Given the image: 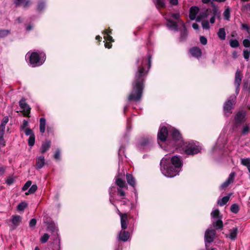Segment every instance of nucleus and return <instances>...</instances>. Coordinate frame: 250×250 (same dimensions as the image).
I'll list each match as a JSON object with an SVG mask.
<instances>
[{"instance_id": "56", "label": "nucleus", "mask_w": 250, "mask_h": 250, "mask_svg": "<svg viewBox=\"0 0 250 250\" xmlns=\"http://www.w3.org/2000/svg\"><path fill=\"white\" fill-rule=\"evenodd\" d=\"M5 167L0 165V176L3 175L5 173Z\"/></svg>"}, {"instance_id": "59", "label": "nucleus", "mask_w": 250, "mask_h": 250, "mask_svg": "<svg viewBox=\"0 0 250 250\" xmlns=\"http://www.w3.org/2000/svg\"><path fill=\"white\" fill-rule=\"evenodd\" d=\"M242 28L243 29L246 30L247 31H249V26L246 24H242Z\"/></svg>"}, {"instance_id": "9", "label": "nucleus", "mask_w": 250, "mask_h": 250, "mask_svg": "<svg viewBox=\"0 0 250 250\" xmlns=\"http://www.w3.org/2000/svg\"><path fill=\"white\" fill-rule=\"evenodd\" d=\"M152 140L151 138L144 137L140 139L137 145L140 149H145L149 147L152 144Z\"/></svg>"}, {"instance_id": "6", "label": "nucleus", "mask_w": 250, "mask_h": 250, "mask_svg": "<svg viewBox=\"0 0 250 250\" xmlns=\"http://www.w3.org/2000/svg\"><path fill=\"white\" fill-rule=\"evenodd\" d=\"M26 57L29 58V62L32 67L41 65L46 59L45 54L42 52H28Z\"/></svg>"}, {"instance_id": "10", "label": "nucleus", "mask_w": 250, "mask_h": 250, "mask_svg": "<svg viewBox=\"0 0 250 250\" xmlns=\"http://www.w3.org/2000/svg\"><path fill=\"white\" fill-rule=\"evenodd\" d=\"M235 97L231 96L229 97L228 100L225 103L224 106V109L225 112V113L229 112L232 109V106L235 103Z\"/></svg>"}, {"instance_id": "26", "label": "nucleus", "mask_w": 250, "mask_h": 250, "mask_svg": "<svg viewBox=\"0 0 250 250\" xmlns=\"http://www.w3.org/2000/svg\"><path fill=\"white\" fill-rule=\"evenodd\" d=\"M126 181L129 185L132 187L135 186V181L132 175L130 174H126Z\"/></svg>"}, {"instance_id": "46", "label": "nucleus", "mask_w": 250, "mask_h": 250, "mask_svg": "<svg viewBox=\"0 0 250 250\" xmlns=\"http://www.w3.org/2000/svg\"><path fill=\"white\" fill-rule=\"evenodd\" d=\"M15 181V178L13 177H9L7 178L5 181L6 183L8 185H11L14 183Z\"/></svg>"}, {"instance_id": "12", "label": "nucleus", "mask_w": 250, "mask_h": 250, "mask_svg": "<svg viewBox=\"0 0 250 250\" xmlns=\"http://www.w3.org/2000/svg\"><path fill=\"white\" fill-rule=\"evenodd\" d=\"M19 105L21 108L23 109L24 116H29L31 108L29 105L25 102V100L24 99H21L19 102Z\"/></svg>"}, {"instance_id": "30", "label": "nucleus", "mask_w": 250, "mask_h": 250, "mask_svg": "<svg viewBox=\"0 0 250 250\" xmlns=\"http://www.w3.org/2000/svg\"><path fill=\"white\" fill-rule=\"evenodd\" d=\"M46 6L45 1L44 0H40L38 4L37 9L41 11L43 10Z\"/></svg>"}, {"instance_id": "1", "label": "nucleus", "mask_w": 250, "mask_h": 250, "mask_svg": "<svg viewBox=\"0 0 250 250\" xmlns=\"http://www.w3.org/2000/svg\"><path fill=\"white\" fill-rule=\"evenodd\" d=\"M151 58V56L149 55L147 58H143L137 61L138 71L132 83V91L128 98L129 101L138 102L141 99L144 88V77L147 73V71H145V67L147 65L148 69L150 68Z\"/></svg>"}, {"instance_id": "13", "label": "nucleus", "mask_w": 250, "mask_h": 250, "mask_svg": "<svg viewBox=\"0 0 250 250\" xmlns=\"http://www.w3.org/2000/svg\"><path fill=\"white\" fill-rule=\"evenodd\" d=\"M212 17L210 19V22L213 24L215 22V19H220L221 12L217 7L214 6L211 11Z\"/></svg>"}, {"instance_id": "8", "label": "nucleus", "mask_w": 250, "mask_h": 250, "mask_svg": "<svg viewBox=\"0 0 250 250\" xmlns=\"http://www.w3.org/2000/svg\"><path fill=\"white\" fill-rule=\"evenodd\" d=\"M199 11V9L196 6H192L190 8L189 17L191 20H196V21L200 22L203 19L206 17L205 13H203L196 16Z\"/></svg>"}, {"instance_id": "29", "label": "nucleus", "mask_w": 250, "mask_h": 250, "mask_svg": "<svg viewBox=\"0 0 250 250\" xmlns=\"http://www.w3.org/2000/svg\"><path fill=\"white\" fill-rule=\"evenodd\" d=\"M50 146V142L47 141L46 142L43 143L41 147V152L42 153H44L46 152Z\"/></svg>"}, {"instance_id": "33", "label": "nucleus", "mask_w": 250, "mask_h": 250, "mask_svg": "<svg viewBox=\"0 0 250 250\" xmlns=\"http://www.w3.org/2000/svg\"><path fill=\"white\" fill-rule=\"evenodd\" d=\"M241 164L248 167H250V158H242L241 159Z\"/></svg>"}, {"instance_id": "27", "label": "nucleus", "mask_w": 250, "mask_h": 250, "mask_svg": "<svg viewBox=\"0 0 250 250\" xmlns=\"http://www.w3.org/2000/svg\"><path fill=\"white\" fill-rule=\"evenodd\" d=\"M104 34L105 35L104 37V38L108 41H110L111 42H113L114 40L112 38V37L110 35V34L111 33V30H105L104 32Z\"/></svg>"}, {"instance_id": "15", "label": "nucleus", "mask_w": 250, "mask_h": 250, "mask_svg": "<svg viewBox=\"0 0 250 250\" xmlns=\"http://www.w3.org/2000/svg\"><path fill=\"white\" fill-rule=\"evenodd\" d=\"M120 216L121 218V228L123 230H125L127 228V214L125 213H120Z\"/></svg>"}, {"instance_id": "57", "label": "nucleus", "mask_w": 250, "mask_h": 250, "mask_svg": "<svg viewBox=\"0 0 250 250\" xmlns=\"http://www.w3.org/2000/svg\"><path fill=\"white\" fill-rule=\"evenodd\" d=\"M28 122L26 120H24L23 121V124L21 126L22 129H24L28 125Z\"/></svg>"}, {"instance_id": "39", "label": "nucleus", "mask_w": 250, "mask_h": 250, "mask_svg": "<svg viewBox=\"0 0 250 250\" xmlns=\"http://www.w3.org/2000/svg\"><path fill=\"white\" fill-rule=\"evenodd\" d=\"M27 205L25 202H21L18 205L17 209L19 211L23 210L27 207Z\"/></svg>"}, {"instance_id": "35", "label": "nucleus", "mask_w": 250, "mask_h": 250, "mask_svg": "<svg viewBox=\"0 0 250 250\" xmlns=\"http://www.w3.org/2000/svg\"><path fill=\"white\" fill-rule=\"evenodd\" d=\"M37 186L36 185H33L25 193L26 195H29L34 193L37 189Z\"/></svg>"}, {"instance_id": "20", "label": "nucleus", "mask_w": 250, "mask_h": 250, "mask_svg": "<svg viewBox=\"0 0 250 250\" xmlns=\"http://www.w3.org/2000/svg\"><path fill=\"white\" fill-rule=\"evenodd\" d=\"M190 53L193 57L199 58L201 56L202 52L201 49L197 47H194L190 49Z\"/></svg>"}, {"instance_id": "24", "label": "nucleus", "mask_w": 250, "mask_h": 250, "mask_svg": "<svg viewBox=\"0 0 250 250\" xmlns=\"http://www.w3.org/2000/svg\"><path fill=\"white\" fill-rule=\"evenodd\" d=\"M46 126V120L44 118H41L40 120V130L42 133L45 132Z\"/></svg>"}, {"instance_id": "38", "label": "nucleus", "mask_w": 250, "mask_h": 250, "mask_svg": "<svg viewBox=\"0 0 250 250\" xmlns=\"http://www.w3.org/2000/svg\"><path fill=\"white\" fill-rule=\"evenodd\" d=\"M155 3L158 8H162L165 6V2L163 0H155Z\"/></svg>"}, {"instance_id": "52", "label": "nucleus", "mask_w": 250, "mask_h": 250, "mask_svg": "<svg viewBox=\"0 0 250 250\" xmlns=\"http://www.w3.org/2000/svg\"><path fill=\"white\" fill-rule=\"evenodd\" d=\"M250 53L249 52V51L248 50H244L243 51V55L245 59L248 60L249 58V55Z\"/></svg>"}, {"instance_id": "58", "label": "nucleus", "mask_w": 250, "mask_h": 250, "mask_svg": "<svg viewBox=\"0 0 250 250\" xmlns=\"http://www.w3.org/2000/svg\"><path fill=\"white\" fill-rule=\"evenodd\" d=\"M112 189V188H110V189H109V194H110V200H110V203L114 205V204H113L114 201H113V199L112 198V193H111Z\"/></svg>"}, {"instance_id": "44", "label": "nucleus", "mask_w": 250, "mask_h": 250, "mask_svg": "<svg viewBox=\"0 0 250 250\" xmlns=\"http://www.w3.org/2000/svg\"><path fill=\"white\" fill-rule=\"evenodd\" d=\"M4 133L5 132H0V144L3 146H5V142L4 140Z\"/></svg>"}, {"instance_id": "50", "label": "nucleus", "mask_w": 250, "mask_h": 250, "mask_svg": "<svg viewBox=\"0 0 250 250\" xmlns=\"http://www.w3.org/2000/svg\"><path fill=\"white\" fill-rule=\"evenodd\" d=\"M200 42L203 45H206L207 43V39L204 36L200 37Z\"/></svg>"}, {"instance_id": "42", "label": "nucleus", "mask_w": 250, "mask_h": 250, "mask_svg": "<svg viewBox=\"0 0 250 250\" xmlns=\"http://www.w3.org/2000/svg\"><path fill=\"white\" fill-rule=\"evenodd\" d=\"M10 33L8 30H0V38L7 36Z\"/></svg>"}, {"instance_id": "2", "label": "nucleus", "mask_w": 250, "mask_h": 250, "mask_svg": "<svg viewBox=\"0 0 250 250\" xmlns=\"http://www.w3.org/2000/svg\"><path fill=\"white\" fill-rule=\"evenodd\" d=\"M183 165L181 156L166 155L161 161V170L165 176L173 177L182 170Z\"/></svg>"}, {"instance_id": "62", "label": "nucleus", "mask_w": 250, "mask_h": 250, "mask_svg": "<svg viewBox=\"0 0 250 250\" xmlns=\"http://www.w3.org/2000/svg\"><path fill=\"white\" fill-rule=\"evenodd\" d=\"M104 46L107 48H110L112 45L109 44L108 42H105L104 43Z\"/></svg>"}, {"instance_id": "14", "label": "nucleus", "mask_w": 250, "mask_h": 250, "mask_svg": "<svg viewBox=\"0 0 250 250\" xmlns=\"http://www.w3.org/2000/svg\"><path fill=\"white\" fill-rule=\"evenodd\" d=\"M242 78L240 72L237 70L235 73L234 84L236 86V92L237 94L239 91V86L241 83Z\"/></svg>"}, {"instance_id": "41", "label": "nucleus", "mask_w": 250, "mask_h": 250, "mask_svg": "<svg viewBox=\"0 0 250 250\" xmlns=\"http://www.w3.org/2000/svg\"><path fill=\"white\" fill-rule=\"evenodd\" d=\"M49 235L47 233H44L40 238L41 241L42 243H46L48 240Z\"/></svg>"}, {"instance_id": "61", "label": "nucleus", "mask_w": 250, "mask_h": 250, "mask_svg": "<svg viewBox=\"0 0 250 250\" xmlns=\"http://www.w3.org/2000/svg\"><path fill=\"white\" fill-rule=\"evenodd\" d=\"M192 26L193 29L195 30H197L199 28V25L196 23H193Z\"/></svg>"}, {"instance_id": "37", "label": "nucleus", "mask_w": 250, "mask_h": 250, "mask_svg": "<svg viewBox=\"0 0 250 250\" xmlns=\"http://www.w3.org/2000/svg\"><path fill=\"white\" fill-rule=\"evenodd\" d=\"M223 16L225 20H229L230 17V10L229 8L226 9L223 13Z\"/></svg>"}, {"instance_id": "64", "label": "nucleus", "mask_w": 250, "mask_h": 250, "mask_svg": "<svg viewBox=\"0 0 250 250\" xmlns=\"http://www.w3.org/2000/svg\"><path fill=\"white\" fill-rule=\"evenodd\" d=\"M101 39H102V37L100 36H99V35L97 36L96 37V39L97 40L100 41L101 40Z\"/></svg>"}, {"instance_id": "16", "label": "nucleus", "mask_w": 250, "mask_h": 250, "mask_svg": "<svg viewBox=\"0 0 250 250\" xmlns=\"http://www.w3.org/2000/svg\"><path fill=\"white\" fill-rule=\"evenodd\" d=\"M234 177L235 173L234 172H231L226 181L221 185L220 188L222 189L227 188L230 183L233 182Z\"/></svg>"}, {"instance_id": "54", "label": "nucleus", "mask_w": 250, "mask_h": 250, "mask_svg": "<svg viewBox=\"0 0 250 250\" xmlns=\"http://www.w3.org/2000/svg\"><path fill=\"white\" fill-rule=\"evenodd\" d=\"M37 221L35 219H32L29 222V226L30 227H34L36 225Z\"/></svg>"}, {"instance_id": "49", "label": "nucleus", "mask_w": 250, "mask_h": 250, "mask_svg": "<svg viewBox=\"0 0 250 250\" xmlns=\"http://www.w3.org/2000/svg\"><path fill=\"white\" fill-rule=\"evenodd\" d=\"M54 158L57 160H60L61 153L59 149H57L54 154Z\"/></svg>"}, {"instance_id": "36", "label": "nucleus", "mask_w": 250, "mask_h": 250, "mask_svg": "<svg viewBox=\"0 0 250 250\" xmlns=\"http://www.w3.org/2000/svg\"><path fill=\"white\" fill-rule=\"evenodd\" d=\"M229 43L230 46L233 48L237 47L239 45V42L236 40H230Z\"/></svg>"}, {"instance_id": "53", "label": "nucleus", "mask_w": 250, "mask_h": 250, "mask_svg": "<svg viewBox=\"0 0 250 250\" xmlns=\"http://www.w3.org/2000/svg\"><path fill=\"white\" fill-rule=\"evenodd\" d=\"M249 130H250L249 126L247 125H245L243 128L242 133L244 134H246L249 132Z\"/></svg>"}, {"instance_id": "45", "label": "nucleus", "mask_w": 250, "mask_h": 250, "mask_svg": "<svg viewBox=\"0 0 250 250\" xmlns=\"http://www.w3.org/2000/svg\"><path fill=\"white\" fill-rule=\"evenodd\" d=\"M202 25L204 29L208 30L209 29L210 26L208 21H204L202 22Z\"/></svg>"}, {"instance_id": "43", "label": "nucleus", "mask_w": 250, "mask_h": 250, "mask_svg": "<svg viewBox=\"0 0 250 250\" xmlns=\"http://www.w3.org/2000/svg\"><path fill=\"white\" fill-rule=\"evenodd\" d=\"M230 210L233 213H237L239 211V207L237 204H233L230 207Z\"/></svg>"}, {"instance_id": "19", "label": "nucleus", "mask_w": 250, "mask_h": 250, "mask_svg": "<svg viewBox=\"0 0 250 250\" xmlns=\"http://www.w3.org/2000/svg\"><path fill=\"white\" fill-rule=\"evenodd\" d=\"M245 117V113L243 112H239L235 117V121L236 124H241L244 122Z\"/></svg>"}, {"instance_id": "47", "label": "nucleus", "mask_w": 250, "mask_h": 250, "mask_svg": "<svg viewBox=\"0 0 250 250\" xmlns=\"http://www.w3.org/2000/svg\"><path fill=\"white\" fill-rule=\"evenodd\" d=\"M31 184L32 182L31 181H28L22 187V190L25 191L27 190L31 186Z\"/></svg>"}, {"instance_id": "4", "label": "nucleus", "mask_w": 250, "mask_h": 250, "mask_svg": "<svg viewBox=\"0 0 250 250\" xmlns=\"http://www.w3.org/2000/svg\"><path fill=\"white\" fill-rule=\"evenodd\" d=\"M167 21V25L168 28L171 30L177 31L181 30V41H184L187 36V31L183 21L180 18L179 13H169L165 16Z\"/></svg>"}, {"instance_id": "48", "label": "nucleus", "mask_w": 250, "mask_h": 250, "mask_svg": "<svg viewBox=\"0 0 250 250\" xmlns=\"http://www.w3.org/2000/svg\"><path fill=\"white\" fill-rule=\"evenodd\" d=\"M25 133L27 136H31L32 135H35L32 130L29 128H27L25 129Z\"/></svg>"}, {"instance_id": "21", "label": "nucleus", "mask_w": 250, "mask_h": 250, "mask_svg": "<svg viewBox=\"0 0 250 250\" xmlns=\"http://www.w3.org/2000/svg\"><path fill=\"white\" fill-rule=\"evenodd\" d=\"M44 163L45 160L43 156L42 155L38 157L36 160V167L37 168L40 169L42 168L44 165Z\"/></svg>"}, {"instance_id": "3", "label": "nucleus", "mask_w": 250, "mask_h": 250, "mask_svg": "<svg viewBox=\"0 0 250 250\" xmlns=\"http://www.w3.org/2000/svg\"><path fill=\"white\" fill-rule=\"evenodd\" d=\"M168 136L167 142L169 145L174 146L176 144L178 145L182 143V138L178 130L173 127H169L167 129L165 126L161 127L158 133V142L162 147V145L160 142L164 143L166 141L167 138Z\"/></svg>"}, {"instance_id": "34", "label": "nucleus", "mask_w": 250, "mask_h": 250, "mask_svg": "<svg viewBox=\"0 0 250 250\" xmlns=\"http://www.w3.org/2000/svg\"><path fill=\"white\" fill-rule=\"evenodd\" d=\"M11 221L13 224L18 226L21 222V217L19 216H13Z\"/></svg>"}, {"instance_id": "51", "label": "nucleus", "mask_w": 250, "mask_h": 250, "mask_svg": "<svg viewBox=\"0 0 250 250\" xmlns=\"http://www.w3.org/2000/svg\"><path fill=\"white\" fill-rule=\"evenodd\" d=\"M243 44L245 47H249L250 46V41L248 39H245L243 41Z\"/></svg>"}, {"instance_id": "63", "label": "nucleus", "mask_w": 250, "mask_h": 250, "mask_svg": "<svg viewBox=\"0 0 250 250\" xmlns=\"http://www.w3.org/2000/svg\"><path fill=\"white\" fill-rule=\"evenodd\" d=\"M210 1V0H202V2H203L204 3H208Z\"/></svg>"}, {"instance_id": "7", "label": "nucleus", "mask_w": 250, "mask_h": 250, "mask_svg": "<svg viewBox=\"0 0 250 250\" xmlns=\"http://www.w3.org/2000/svg\"><path fill=\"white\" fill-rule=\"evenodd\" d=\"M212 218V223L216 229H221L223 227V224L222 221V216L220 214L219 210L218 209H214L211 212Z\"/></svg>"}, {"instance_id": "22", "label": "nucleus", "mask_w": 250, "mask_h": 250, "mask_svg": "<svg viewBox=\"0 0 250 250\" xmlns=\"http://www.w3.org/2000/svg\"><path fill=\"white\" fill-rule=\"evenodd\" d=\"M238 233V229L237 228H233L229 230V234L227 235L231 240H234L236 238Z\"/></svg>"}, {"instance_id": "60", "label": "nucleus", "mask_w": 250, "mask_h": 250, "mask_svg": "<svg viewBox=\"0 0 250 250\" xmlns=\"http://www.w3.org/2000/svg\"><path fill=\"white\" fill-rule=\"evenodd\" d=\"M170 3L172 5H177L178 3V0H170Z\"/></svg>"}, {"instance_id": "28", "label": "nucleus", "mask_w": 250, "mask_h": 250, "mask_svg": "<svg viewBox=\"0 0 250 250\" xmlns=\"http://www.w3.org/2000/svg\"><path fill=\"white\" fill-rule=\"evenodd\" d=\"M47 230L51 231L53 234H58V229L56 226L53 224H50L48 225Z\"/></svg>"}, {"instance_id": "11", "label": "nucleus", "mask_w": 250, "mask_h": 250, "mask_svg": "<svg viewBox=\"0 0 250 250\" xmlns=\"http://www.w3.org/2000/svg\"><path fill=\"white\" fill-rule=\"evenodd\" d=\"M215 235V230L213 229H208L205 233V241L208 243H211L213 241Z\"/></svg>"}, {"instance_id": "40", "label": "nucleus", "mask_w": 250, "mask_h": 250, "mask_svg": "<svg viewBox=\"0 0 250 250\" xmlns=\"http://www.w3.org/2000/svg\"><path fill=\"white\" fill-rule=\"evenodd\" d=\"M35 135H32L31 136H30L28 139V145L30 146H32L34 145L35 144Z\"/></svg>"}, {"instance_id": "31", "label": "nucleus", "mask_w": 250, "mask_h": 250, "mask_svg": "<svg viewBox=\"0 0 250 250\" xmlns=\"http://www.w3.org/2000/svg\"><path fill=\"white\" fill-rule=\"evenodd\" d=\"M229 196H224L221 200H218V204L220 206H223L229 201Z\"/></svg>"}, {"instance_id": "23", "label": "nucleus", "mask_w": 250, "mask_h": 250, "mask_svg": "<svg viewBox=\"0 0 250 250\" xmlns=\"http://www.w3.org/2000/svg\"><path fill=\"white\" fill-rule=\"evenodd\" d=\"M9 121V118L8 116L4 117L1 121L0 125V132H5V125Z\"/></svg>"}, {"instance_id": "55", "label": "nucleus", "mask_w": 250, "mask_h": 250, "mask_svg": "<svg viewBox=\"0 0 250 250\" xmlns=\"http://www.w3.org/2000/svg\"><path fill=\"white\" fill-rule=\"evenodd\" d=\"M118 194L121 196L124 197L125 195V192L123 191L122 188H118Z\"/></svg>"}, {"instance_id": "25", "label": "nucleus", "mask_w": 250, "mask_h": 250, "mask_svg": "<svg viewBox=\"0 0 250 250\" xmlns=\"http://www.w3.org/2000/svg\"><path fill=\"white\" fill-rule=\"evenodd\" d=\"M217 35L219 38L221 40L226 39V33L224 28H221L217 32Z\"/></svg>"}, {"instance_id": "32", "label": "nucleus", "mask_w": 250, "mask_h": 250, "mask_svg": "<svg viewBox=\"0 0 250 250\" xmlns=\"http://www.w3.org/2000/svg\"><path fill=\"white\" fill-rule=\"evenodd\" d=\"M116 183L119 188L126 187L125 182L120 178H117L116 180Z\"/></svg>"}, {"instance_id": "5", "label": "nucleus", "mask_w": 250, "mask_h": 250, "mask_svg": "<svg viewBox=\"0 0 250 250\" xmlns=\"http://www.w3.org/2000/svg\"><path fill=\"white\" fill-rule=\"evenodd\" d=\"M176 148H181L187 155H194L198 153L201 150V146L198 143L192 142H184L182 140L181 144L178 145L176 144L174 146Z\"/></svg>"}, {"instance_id": "17", "label": "nucleus", "mask_w": 250, "mask_h": 250, "mask_svg": "<svg viewBox=\"0 0 250 250\" xmlns=\"http://www.w3.org/2000/svg\"><path fill=\"white\" fill-rule=\"evenodd\" d=\"M130 238V233L127 231H125V230H122L119 235L118 238L120 240L126 242Z\"/></svg>"}, {"instance_id": "18", "label": "nucleus", "mask_w": 250, "mask_h": 250, "mask_svg": "<svg viewBox=\"0 0 250 250\" xmlns=\"http://www.w3.org/2000/svg\"><path fill=\"white\" fill-rule=\"evenodd\" d=\"M14 3L17 5H22L24 8H27L31 4L29 0H14Z\"/></svg>"}]
</instances>
